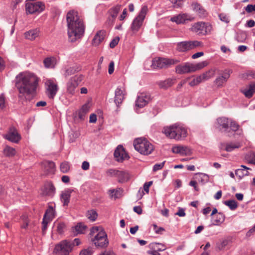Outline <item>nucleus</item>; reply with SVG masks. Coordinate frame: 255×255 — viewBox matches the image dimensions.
Returning <instances> with one entry per match:
<instances>
[{
  "label": "nucleus",
  "instance_id": "nucleus-1",
  "mask_svg": "<svg viewBox=\"0 0 255 255\" xmlns=\"http://www.w3.org/2000/svg\"><path fill=\"white\" fill-rule=\"evenodd\" d=\"M39 82L38 77L32 73L24 72L20 73L15 79V86L19 92V98H25V95L33 94L37 88Z\"/></svg>",
  "mask_w": 255,
  "mask_h": 255
},
{
  "label": "nucleus",
  "instance_id": "nucleus-2",
  "mask_svg": "<svg viewBox=\"0 0 255 255\" xmlns=\"http://www.w3.org/2000/svg\"><path fill=\"white\" fill-rule=\"evenodd\" d=\"M69 40L73 42L83 35L85 25L82 17L77 11L72 10L68 12L66 16Z\"/></svg>",
  "mask_w": 255,
  "mask_h": 255
},
{
  "label": "nucleus",
  "instance_id": "nucleus-3",
  "mask_svg": "<svg viewBox=\"0 0 255 255\" xmlns=\"http://www.w3.org/2000/svg\"><path fill=\"white\" fill-rule=\"evenodd\" d=\"M91 241L99 248H105L109 245L107 235L102 227H94L90 231Z\"/></svg>",
  "mask_w": 255,
  "mask_h": 255
},
{
  "label": "nucleus",
  "instance_id": "nucleus-4",
  "mask_svg": "<svg viewBox=\"0 0 255 255\" xmlns=\"http://www.w3.org/2000/svg\"><path fill=\"white\" fill-rule=\"evenodd\" d=\"M162 132L168 138L177 140H181L187 136V129L182 126L174 124L163 128Z\"/></svg>",
  "mask_w": 255,
  "mask_h": 255
},
{
  "label": "nucleus",
  "instance_id": "nucleus-5",
  "mask_svg": "<svg viewBox=\"0 0 255 255\" xmlns=\"http://www.w3.org/2000/svg\"><path fill=\"white\" fill-rule=\"evenodd\" d=\"M217 123V128L228 136L233 134L239 128V125L236 122L225 117L218 118Z\"/></svg>",
  "mask_w": 255,
  "mask_h": 255
},
{
  "label": "nucleus",
  "instance_id": "nucleus-6",
  "mask_svg": "<svg viewBox=\"0 0 255 255\" xmlns=\"http://www.w3.org/2000/svg\"><path fill=\"white\" fill-rule=\"evenodd\" d=\"M134 149L143 155H148L153 150V145L144 138H138L134 140Z\"/></svg>",
  "mask_w": 255,
  "mask_h": 255
},
{
  "label": "nucleus",
  "instance_id": "nucleus-7",
  "mask_svg": "<svg viewBox=\"0 0 255 255\" xmlns=\"http://www.w3.org/2000/svg\"><path fill=\"white\" fill-rule=\"evenodd\" d=\"M147 11V6H143L138 15L133 19L130 27V29L133 33L137 32L142 25Z\"/></svg>",
  "mask_w": 255,
  "mask_h": 255
},
{
  "label": "nucleus",
  "instance_id": "nucleus-8",
  "mask_svg": "<svg viewBox=\"0 0 255 255\" xmlns=\"http://www.w3.org/2000/svg\"><path fill=\"white\" fill-rule=\"evenodd\" d=\"M191 30L197 34L206 35L211 32L212 29V25L204 22H198L192 26Z\"/></svg>",
  "mask_w": 255,
  "mask_h": 255
},
{
  "label": "nucleus",
  "instance_id": "nucleus-9",
  "mask_svg": "<svg viewBox=\"0 0 255 255\" xmlns=\"http://www.w3.org/2000/svg\"><path fill=\"white\" fill-rule=\"evenodd\" d=\"M178 62L179 61L177 59L158 58L153 60L152 65L154 68H165Z\"/></svg>",
  "mask_w": 255,
  "mask_h": 255
},
{
  "label": "nucleus",
  "instance_id": "nucleus-10",
  "mask_svg": "<svg viewBox=\"0 0 255 255\" xmlns=\"http://www.w3.org/2000/svg\"><path fill=\"white\" fill-rule=\"evenodd\" d=\"M202 45V43L197 40L183 41L177 43L176 49L179 51L185 52Z\"/></svg>",
  "mask_w": 255,
  "mask_h": 255
},
{
  "label": "nucleus",
  "instance_id": "nucleus-11",
  "mask_svg": "<svg viewBox=\"0 0 255 255\" xmlns=\"http://www.w3.org/2000/svg\"><path fill=\"white\" fill-rule=\"evenodd\" d=\"M72 250V245L71 243L67 240L62 241L55 248V252L59 255H68Z\"/></svg>",
  "mask_w": 255,
  "mask_h": 255
},
{
  "label": "nucleus",
  "instance_id": "nucleus-12",
  "mask_svg": "<svg viewBox=\"0 0 255 255\" xmlns=\"http://www.w3.org/2000/svg\"><path fill=\"white\" fill-rule=\"evenodd\" d=\"M83 77L82 75H76L72 77L67 83V91L71 95L75 93L76 89L82 81Z\"/></svg>",
  "mask_w": 255,
  "mask_h": 255
},
{
  "label": "nucleus",
  "instance_id": "nucleus-13",
  "mask_svg": "<svg viewBox=\"0 0 255 255\" xmlns=\"http://www.w3.org/2000/svg\"><path fill=\"white\" fill-rule=\"evenodd\" d=\"M27 13L33 14L35 12H41L45 9V4L40 1L35 2H27L25 5Z\"/></svg>",
  "mask_w": 255,
  "mask_h": 255
},
{
  "label": "nucleus",
  "instance_id": "nucleus-14",
  "mask_svg": "<svg viewBox=\"0 0 255 255\" xmlns=\"http://www.w3.org/2000/svg\"><path fill=\"white\" fill-rule=\"evenodd\" d=\"M45 86L48 97L53 99L58 89L57 85L52 80L49 79L45 82Z\"/></svg>",
  "mask_w": 255,
  "mask_h": 255
},
{
  "label": "nucleus",
  "instance_id": "nucleus-15",
  "mask_svg": "<svg viewBox=\"0 0 255 255\" xmlns=\"http://www.w3.org/2000/svg\"><path fill=\"white\" fill-rule=\"evenodd\" d=\"M232 71L231 69H225L221 72L218 77L215 80V84L218 87H222L230 77Z\"/></svg>",
  "mask_w": 255,
  "mask_h": 255
},
{
  "label": "nucleus",
  "instance_id": "nucleus-16",
  "mask_svg": "<svg viewBox=\"0 0 255 255\" xmlns=\"http://www.w3.org/2000/svg\"><path fill=\"white\" fill-rule=\"evenodd\" d=\"M170 20L177 24H181L187 21H192L194 20V17L188 13H180L171 17Z\"/></svg>",
  "mask_w": 255,
  "mask_h": 255
},
{
  "label": "nucleus",
  "instance_id": "nucleus-17",
  "mask_svg": "<svg viewBox=\"0 0 255 255\" xmlns=\"http://www.w3.org/2000/svg\"><path fill=\"white\" fill-rule=\"evenodd\" d=\"M109 172L113 175H115L119 179L120 182H124L128 181L130 178V174L128 172L124 171L117 170L114 169H110Z\"/></svg>",
  "mask_w": 255,
  "mask_h": 255
},
{
  "label": "nucleus",
  "instance_id": "nucleus-18",
  "mask_svg": "<svg viewBox=\"0 0 255 255\" xmlns=\"http://www.w3.org/2000/svg\"><path fill=\"white\" fill-rule=\"evenodd\" d=\"M3 137L5 139L14 143H17L20 139V135L14 128H11L7 133L3 135Z\"/></svg>",
  "mask_w": 255,
  "mask_h": 255
},
{
  "label": "nucleus",
  "instance_id": "nucleus-19",
  "mask_svg": "<svg viewBox=\"0 0 255 255\" xmlns=\"http://www.w3.org/2000/svg\"><path fill=\"white\" fill-rule=\"evenodd\" d=\"M114 156L119 162H122L124 160L128 158V154L122 145L118 146L115 151Z\"/></svg>",
  "mask_w": 255,
  "mask_h": 255
},
{
  "label": "nucleus",
  "instance_id": "nucleus-20",
  "mask_svg": "<svg viewBox=\"0 0 255 255\" xmlns=\"http://www.w3.org/2000/svg\"><path fill=\"white\" fill-rule=\"evenodd\" d=\"M172 151L174 153L180 154L181 155H188L191 154V151L189 148L181 145L173 146Z\"/></svg>",
  "mask_w": 255,
  "mask_h": 255
},
{
  "label": "nucleus",
  "instance_id": "nucleus-21",
  "mask_svg": "<svg viewBox=\"0 0 255 255\" xmlns=\"http://www.w3.org/2000/svg\"><path fill=\"white\" fill-rule=\"evenodd\" d=\"M175 70L176 72L180 74L193 72L192 64L189 63H186L183 65H179L176 67Z\"/></svg>",
  "mask_w": 255,
  "mask_h": 255
},
{
  "label": "nucleus",
  "instance_id": "nucleus-22",
  "mask_svg": "<svg viewBox=\"0 0 255 255\" xmlns=\"http://www.w3.org/2000/svg\"><path fill=\"white\" fill-rule=\"evenodd\" d=\"M44 172L47 174H53L55 171V165L52 161H44L42 162Z\"/></svg>",
  "mask_w": 255,
  "mask_h": 255
},
{
  "label": "nucleus",
  "instance_id": "nucleus-23",
  "mask_svg": "<svg viewBox=\"0 0 255 255\" xmlns=\"http://www.w3.org/2000/svg\"><path fill=\"white\" fill-rule=\"evenodd\" d=\"M106 36V31L105 30L98 31L94 36L92 44L94 46H98L104 40Z\"/></svg>",
  "mask_w": 255,
  "mask_h": 255
},
{
  "label": "nucleus",
  "instance_id": "nucleus-24",
  "mask_svg": "<svg viewBox=\"0 0 255 255\" xmlns=\"http://www.w3.org/2000/svg\"><path fill=\"white\" fill-rule=\"evenodd\" d=\"M39 29L38 28H35L26 31L24 33V36L25 39L33 41L39 36Z\"/></svg>",
  "mask_w": 255,
  "mask_h": 255
},
{
  "label": "nucleus",
  "instance_id": "nucleus-25",
  "mask_svg": "<svg viewBox=\"0 0 255 255\" xmlns=\"http://www.w3.org/2000/svg\"><path fill=\"white\" fill-rule=\"evenodd\" d=\"M149 100V97L143 94L139 95L136 101L135 105L138 108H142L145 106Z\"/></svg>",
  "mask_w": 255,
  "mask_h": 255
},
{
  "label": "nucleus",
  "instance_id": "nucleus-26",
  "mask_svg": "<svg viewBox=\"0 0 255 255\" xmlns=\"http://www.w3.org/2000/svg\"><path fill=\"white\" fill-rule=\"evenodd\" d=\"M241 144L239 142L222 143L221 145V148L226 150L227 152H231L236 148L241 147Z\"/></svg>",
  "mask_w": 255,
  "mask_h": 255
},
{
  "label": "nucleus",
  "instance_id": "nucleus-27",
  "mask_svg": "<svg viewBox=\"0 0 255 255\" xmlns=\"http://www.w3.org/2000/svg\"><path fill=\"white\" fill-rule=\"evenodd\" d=\"M124 99V94L123 91L119 88H117L115 91V103L117 107L122 103Z\"/></svg>",
  "mask_w": 255,
  "mask_h": 255
},
{
  "label": "nucleus",
  "instance_id": "nucleus-28",
  "mask_svg": "<svg viewBox=\"0 0 255 255\" xmlns=\"http://www.w3.org/2000/svg\"><path fill=\"white\" fill-rule=\"evenodd\" d=\"M193 10L197 13L200 17H204L206 15V10L203 7L197 2L193 3L192 4Z\"/></svg>",
  "mask_w": 255,
  "mask_h": 255
},
{
  "label": "nucleus",
  "instance_id": "nucleus-29",
  "mask_svg": "<svg viewBox=\"0 0 255 255\" xmlns=\"http://www.w3.org/2000/svg\"><path fill=\"white\" fill-rule=\"evenodd\" d=\"M151 250L148 251L147 253L151 255H161L159 252L165 250L166 248H158L156 243H152L149 245Z\"/></svg>",
  "mask_w": 255,
  "mask_h": 255
},
{
  "label": "nucleus",
  "instance_id": "nucleus-30",
  "mask_svg": "<svg viewBox=\"0 0 255 255\" xmlns=\"http://www.w3.org/2000/svg\"><path fill=\"white\" fill-rule=\"evenodd\" d=\"M243 93L247 98H251L255 93V83L250 84L249 87L243 91Z\"/></svg>",
  "mask_w": 255,
  "mask_h": 255
},
{
  "label": "nucleus",
  "instance_id": "nucleus-31",
  "mask_svg": "<svg viewBox=\"0 0 255 255\" xmlns=\"http://www.w3.org/2000/svg\"><path fill=\"white\" fill-rule=\"evenodd\" d=\"M55 213L53 207L51 205H49L48 209L44 214L43 218L51 221L55 217Z\"/></svg>",
  "mask_w": 255,
  "mask_h": 255
},
{
  "label": "nucleus",
  "instance_id": "nucleus-32",
  "mask_svg": "<svg viewBox=\"0 0 255 255\" xmlns=\"http://www.w3.org/2000/svg\"><path fill=\"white\" fill-rule=\"evenodd\" d=\"M43 63L45 67L53 68L56 64V60L53 57H47L44 60Z\"/></svg>",
  "mask_w": 255,
  "mask_h": 255
},
{
  "label": "nucleus",
  "instance_id": "nucleus-33",
  "mask_svg": "<svg viewBox=\"0 0 255 255\" xmlns=\"http://www.w3.org/2000/svg\"><path fill=\"white\" fill-rule=\"evenodd\" d=\"M248 169H250V168L247 166L241 165V168L236 170L235 174L237 176H239L240 178H242L244 176L249 175Z\"/></svg>",
  "mask_w": 255,
  "mask_h": 255
},
{
  "label": "nucleus",
  "instance_id": "nucleus-34",
  "mask_svg": "<svg viewBox=\"0 0 255 255\" xmlns=\"http://www.w3.org/2000/svg\"><path fill=\"white\" fill-rule=\"evenodd\" d=\"M70 193L71 192L69 191H65L61 194V201L63 203L64 206L68 205L71 196Z\"/></svg>",
  "mask_w": 255,
  "mask_h": 255
},
{
  "label": "nucleus",
  "instance_id": "nucleus-35",
  "mask_svg": "<svg viewBox=\"0 0 255 255\" xmlns=\"http://www.w3.org/2000/svg\"><path fill=\"white\" fill-rule=\"evenodd\" d=\"M214 224L217 225L222 223L225 220V215L222 213H218L216 215L212 217Z\"/></svg>",
  "mask_w": 255,
  "mask_h": 255
},
{
  "label": "nucleus",
  "instance_id": "nucleus-36",
  "mask_svg": "<svg viewBox=\"0 0 255 255\" xmlns=\"http://www.w3.org/2000/svg\"><path fill=\"white\" fill-rule=\"evenodd\" d=\"M55 188L52 184H48L45 187L44 193L46 196H52L55 193Z\"/></svg>",
  "mask_w": 255,
  "mask_h": 255
},
{
  "label": "nucleus",
  "instance_id": "nucleus-37",
  "mask_svg": "<svg viewBox=\"0 0 255 255\" xmlns=\"http://www.w3.org/2000/svg\"><path fill=\"white\" fill-rule=\"evenodd\" d=\"M3 154L8 157L13 156L16 154L15 149L8 145H6L3 149Z\"/></svg>",
  "mask_w": 255,
  "mask_h": 255
},
{
  "label": "nucleus",
  "instance_id": "nucleus-38",
  "mask_svg": "<svg viewBox=\"0 0 255 255\" xmlns=\"http://www.w3.org/2000/svg\"><path fill=\"white\" fill-rule=\"evenodd\" d=\"M54 226L56 228V231L60 234H62L66 228L65 224L62 222H56Z\"/></svg>",
  "mask_w": 255,
  "mask_h": 255
},
{
  "label": "nucleus",
  "instance_id": "nucleus-39",
  "mask_svg": "<svg viewBox=\"0 0 255 255\" xmlns=\"http://www.w3.org/2000/svg\"><path fill=\"white\" fill-rule=\"evenodd\" d=\"M87 227L83 223H79L74 227V230L77 234H84Z\"/></svg>",
  "mask_w": 255,
  "mask_h": 255
},
{
  "label": "nucleus",
  "instance_id": "nucleus-40",
  "mask_svg": "<svg viewBox=\"0 0 255 255\" xmlns=\"http://www.w3.org/2000/svg\"><path fill=\"white\" fill-rule=\"evenodd\" d=\"M173 84V80L171 79H168L164 81L160 82L159 86L162 88L167 89L168 87H171Z\"/></svg>",
  "mask_w": 255,
  "mask_h": 255
},
{
  "label": "nucleus",
  "instance_id": "nucleus-41",
  "mask_svg": "<svg viewBox=\"0 0 255 255\" xmlns=\"http://www.w3.org/2000/svg\"><path fill=\"white\" fill-rule=\"evenodd\" d=\"M208 64V62L206 61L197 63L196 64H192L193 71L195 72L196 71L200 70L206 67Z\"/></svg>",
  "mask_w": 255,
  "mask_h": 255
},
{
  "label": "nucleus",
  "instance_id": "nucleus-42",
  "mask_svg": "<svg viewBox=\"0 0 255 255\" xmlns=\"http://www.w3.org/2000/svg\"><path fill=\"white\" fill-rule=\"evenodd\" d=\"M86 216L88 219L94 221L97 219L98 214L95 210H91L87 212Z\"/></svg>",
  "mask_w": 255,
  "mask_h": 255
},
{
  "label": "nucleus",
  "instance_id": "nucleus-43",
  "mask_svg": "<svg viewBox=\"0 0 255 255\" xmlns=\"http://www.w3.org/2000/svg\"><path fill=\"white\" fill-rule=\"evenodd\" d=\"M224 204L228 206L232 210H235L238 207L237 203L235 200L226 201H225Z\"/></svg>",
  "mask_w": 255,
  "mask_h": 255
},
{
  "label": "nucleus",
  "instance_id": "nucleus-44",
  "mask_svg": "<svg viewBox=\"0 0 255 255\" xmlns=\"http://www.w3.org/2000/svg\"><path fill=\"white\" fill-rule=\"evenodd\" d=\"M120 9L121 5H117L115 7H114L112 8H111L110 10L111 16L115 19L117 17L119 12L120 10Z\"/></svg>",
  "mask_w": 255,
  "mask_h": 255
},
{
  "label": "nucleus",
  "instance_id": "nucleus-45",
  "mask_svg": "<svg viewBox=\"0 0 255 255\" xmlns=\"http://www.w3.org/2000/svg\"><path fill=\"white\" fill-rule=\"evenodd\" d=\"M173 4L174 8L181 7L185 0H169Z\"/></svg>",
  "mask_w": 255,
  "mask_h": 255
},
{
  "label": "nucleus",
  "instance_id": "nucleus-46",
  "mask_svg": "<svg viewBox=\"0 0 255 255\" xmlns=\"http://www.w3.org/2000/svg\"><path fill=\"white\" fill-rule=\"evenodd\" d=\"M21 220L22 221V223L21 225L22 228L26 229L29 226H30L29 220L26 216H22L21 217Z\"/></svg>",
  "mask_w": 255,
  "mask_h": 255
},
{
  "label": "nucleus",
  "instance_id": "nucleus-47",
  "mask_svg": "<svg viewBox=\"0 0 255 255\" xmlns=\"http://www.w3.org/2000/svg\"><path fill=\"white\" fill-rule=\"evenodd\" d=\"M202 75L204 78V80L206 81L214 76L215 71L211 69L204 73Z\"/></svg>",
  "mask_w": 255,
  "mask_h": 255
},
{
  "label": "nucleus",
  "instance_id": "nucleus-48",
  "mask_svg": "<svg viewBox=\"0 0 255 255\" xmlns=\"http://www.w3.org/2000/svg\"><path fill=\"white\" fill-rule=\"evenodd\" d=\"M76 72V69L74 67H67L65 68L64 76L67 77Z\"/></svg>",
  "mask_w": 255,
  "mask_h": 255
},
{
  "label": "nucleus",
  "instance_id": "nucleus-49",
  "mask_svg": "<svg viewBox=\"0 0 255 255\" xmlns=\"http://www.w3.org/2000/svg\"><path fill=\"white\" fill-rule=\"evenodd\" d=\"M60 168L61 172L66 173L69 171L70 166L68 162H64L61 164Z\"/></svg>",
  "mask_w": 255,
  "mask_h": 255
},
{
  "label": "nucleus",
  "instance_id": "nucleus-50",
  "mask_svg": "<svg viewBox=\"0 0 255 255\" xmlns=\"http://www.w3.org/2000/svg\"><path fill=\"white\" fill-rule=\"evenodd\" d=\"M93 251L91 248L84 249L81 251L79 255H92Z\"/></svg>",
  "mask_w": 255,
  "mask_h": 255
},
{
  "label": "nucleus",
  "instance_id": "nucleus-51",
  "mask_svg": "<svg viewBox=\"0 0 255 255\" xmlns=\"http://www.w3.org/2000/svg\"><path fill=\"white\" fill-rule=\"evenodd\" d=\"M50 221L47 220L46 219L43 218V221L42 223V230L43 233H44L47 228V225L49 223H50Z\"/></svg>",
  "mask_w": 255,
  "mask_h": 255
},
{
  "label": "nucleus",
  "instance_id": "nucleus-52",
  "mask_svg": "<svg viewBox=\"0 0 255 255\" xmlns=\"http://www.w3.org/2000/svg\"><path fill=\"white\" fill-rule=\"evenodd\" d=\"M119 40V37L114 38L110 43V47L112 48H114L118 44Z\"/></svg>",
  "mask_w": 255,
  "mask_h": 255
},
{
  "label": "nucleus",
  "instance_id": "nucleus-53",
  "mask_svg": "<svg viewBox=\"0 0 255 255\" xmlns=\"http://www.w3.org/2000/svg\"><path fill=\"white\" fill-rule=\"evenodd\" d=\"M165 161H164L162 163H158V164H155L154 166H153V170L154 171H156L158 170H160L161 169H162L163 166H164V164L165 163Z\"/></svg>",
  "mask_w": 255,
  "mask_h": 255
},
{
  "label": "nucleus",
  "instance_id": "nucleus-54",
  "mask_svg": "<svg viewBox=\"0 0 255 255\" xmlns=\"http://www.w3.org/2000/svg\"><path fill=\"white\" fill-rule=\"evenodd\" d=\"M153 230H154V232H155V233H156V234H161L162 232L165 231L164 228H163L162 227L158 228L157 227V226L156 225H153Z\"/></svg>",
  "mask_w": 255,
  "mask_h": 255
},
{
  "label": "nucleus",
  "instance_id": "nucleus-55",
  "mask_svg": "<svg viewBox=\"0 0 255 255\" xmlns=\"http://www.w3.org/2000/svg\"><path fill=\"white\" fill-rule=\"evenodd\" d=\"M153 181H151L149 182H145L143 186L144 190L147 193L149 192V188L152 185Z\"/></svg>",
  "mask_w": 255,
  "mask_h": 255
},
{
  "label": "nucleus",
  "instance_id": "nucleus-56",
  "mask_svg": "<svg viewBox=\"0 0 255 255\" xmlns=\"http://www.w3.org/2000/svg\"><path fill=\"white\" fill-rule=\"evenodd\" d=\"M90 109V106L89 104H85L84 105L82 108L80 110L81 112L84 113H87L89 111Z\"/></svg>",
  "mask_w": 255,
  "mask_h": 255
},
{
  "label": "nucleus",
  "instance_id": "nucleus-57",
  "mask_svg": "<svg viewBox=\"0 0 255 255\" xmlns=\"http://www.w3.org/2000/svg\"><path fill=\"white\" fill-rule=\"evenodd\" d=\"M245 9L249 13L255 11V4H249L245 7Z\"/></svg>",
  "mask_w": 255,
  "mask_h": 255
},
{
  "label": "nucleus",
  "instance_id": "nucleus-58",
  "mask_svg": "<svg viewBox=\"0 0 255 255\" xmlns=\"http://www.w3.org/2000/svg\"><path fill=\"white\" fill-rule=\"evenodd\" d=\"M219 17L221 20L226 23H228L230 21L229 17L224 14H220L219 15Z\"/></svg>",
  "mask_w": 255,
  "mask_h": 255
},
{
  "label": "nucleus",
  "instance_id": "nucleus-59",
  "mask_svg": "<svg viewBox=\"0 0 255 255\" xmlns=\"http://www.w3.org/2000/svg\"><path fill=\"white\" fill-rule=\"evenodd\" d=\"M114 65L115 63L114 61H111L110 63L108 69V72L109 74H112V73H113L114 71Z\"/></svg>",
  "mask_w": 255,
  "mask_h": 255
},
{
  "label": "nucleus",
  "instance_id": "nucleus-60",
  "mask_svg": "<svg viewBox=\"0 0 255 255\" xmlns=\"http://www.w3.org/2000/svg\"><path fill=\"white\" fill-rule=\"evenodd\" d=\"M176 215H178L179 217H184L186 215L184 209L182 208H179L178 212L175 214Z\"/></svg>",
  "mask_w": 255,
  "mask_h": 255
},
{
  "label": "nucleus",
  "instance_id": "nucleus-61",
  "mask_svg": "<svg viewBox=\"0 0 255 255\" xmlns=\"http://www.w3.org/2000/svg\"><path fill=\"white\" fill-rule=\"evenodd\" d=\"M97 121V116L96 115L93 114L90 116L89 122L91 123H95Z\"/></svg>",
  "mask_w": 255,
  "mask_h": 255
},
{
  "label": "nucleus",
  "instance_id": "nucleus-62",
  "mask_svg": "<svg viewBox=\"0 0 255 255\" xmlns=\"http://www.w3.org/2000/svg\"><path fill=\"white\" fill-rule=\"evenodd\" d=\"M134 212L136 213L138 215H140L142 214V210L140 206H135L133 209Z\"/></svg>",
  "mask_w": 255,
  "mask_h": 255
},
{
  "label": "nucleus",
  "instance_id": "nucleus-63",
  "mask_svg": "<svg viewBox=\"0 0 255 255\" xmlns=\"http://www.w3.org/2000/svg\"><path fill=\"white\" fill-rule=\"evenodd\" d=\"M99 255H116V254L112 251H105Z\"/></svg>",
  "mask_w": 255,
  "mask_h": 255
},
{
  "label": "nucleus",
  "instance_id": "nucleus-64",
  "mask_svg": "<svg viewBox=\"0 0 255 255\" xmlns=\"http://www.w3.org/2000/svg\"><path fill=\"white\" fill-rule=\"evenodd\" d=\"M251 163L255 164V153L252 152L250 153V161Z\"/></svg>",
  "mask_w": 255,
  "mask_h": 255
}]
</instances>
